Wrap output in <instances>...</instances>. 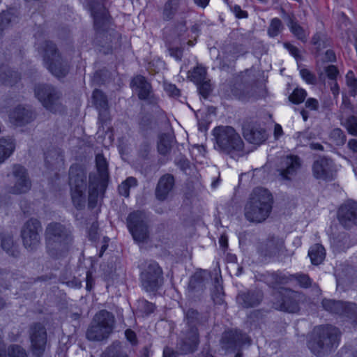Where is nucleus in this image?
Wrapping results in <instances>:
<instances>
[{"label":"nucleus","mask_w":357,"mask_h":357,"mask_svg":"<svg viewBox=\"0 0 357 357\" xmlns=\"http://www.w3.org/2000/svg\"><path fill=\"white\" fill-rule=\"evenodd\" d=\"M288 26L294 36L302 42H306L307 34L305 31L296 21H295L294 16L289 17Z\"/></svg>","instance_id":"ea45409f"},{"label":"nucleus","mask_w":357,"mask_h":357,"mask_svg":"<svg viewBox=\"0 0 357 357\" xmlns=\"http://www.w3.org/2000/svg\"><path fill=\"white\" fill-rule=\"evenodd\" d=\"M44 238L45 252L53 259L66 257L74 243L72 228L59 222H51L46 225Z\"/></svg>","instance_id":"f257e3e1"},{"label":"nucleus","mask_w":357,"mask_h":357,"mask_svg":"<svg viewBox=\"0 0 357 357\" xmlns=\"http://www.w3.org/2000/svg\"><path fill=\"white\" fill-rule=\"evenodd\" d=\"M341 124L347 130L348 132L354 136H357V117L355 116H349L344 121H342Z\"/></svg>","instance_id":"09e8293b"},{"label":"nucleus","mask_w":357,"mask_h":357,"mask_svg":"<svg viewBox=\"0 0 357 357\" xmlns=\"http://www.w3.org/2000/svg\"><path fill=\"white\" fill-rule=\"evenodd\" d=\"M295 138L301 145L305 146L310 139V133L307 131L298 132Z\"/></svg>","instance_id":"680f3d73"},{"label":"nucleus","mask_w":357,"mask_h":357,"mask_svg":"<svg viewBox=\"0 0 357 357\" xmlns=\"http://www.w3.org/2000/svg\"><path fill=\"white\" fill-rule=\"evenodd\" d=\"M8 355L9 357H28L26 351L17 344L10 345L8 348Z\"/></svg>","instance_id":"3c124183"},{"label":"nucleus","mask_w":357,"mask_h":357,"mask_svg":"<svg viewBox=\"0 0 357 357\" xmlns=\"http://www.w3.org/2000/svg\"><path fill=\"white\" fill-rule=\"evenodd\" d=\"M168 52L169 53V55L172 57H174L176 60H181L183 56V48L169 45L168 46Z\"/></svg>","instance_id":"13d9d810"},{"label":"nucleus","mask_w":357,"mask_h":357,"mask_svg":"<svg viewBox=\"0 0 357 357\" xmlns=\"http://www.w3.org/2000/svg\"><path fill=\"white\" fill-rule=\"evenodd\" d=\"M175 164L183 172H186L190 167V161L183 157L176 160Z\"/></svg>","instance_id":"0e129e2a"},{"label":"nucleus","mask_w":357,"mask_h":357,"mask_svg":"<svg viewBox=\"0 0 357 357\" xmlns=\"http://www.w3.org/2000/svg\"><path fill=\"white\" fill-rule=\"evenodd\" d=\"M165 90L169 96L176 98L180 96V90L172 84L165 83Z\"/></svg>","instance_id":"052dcab7"},{"label":"nucleus","mask_w":357,"mask_h":357,"mask_svg":"<svg viewBox=\"0 0 357 357\" xmlns=\"http://www.w3.org/2000/svg\"><path fill=\"white\" fill-rule=\"evenodd\" d=\"M325 72L327 77L332 80L335 81L339 71L335 66L330 65L325 68Z\"/></svg>","instance_id":"e2e57ef3"},{"label":"nucleus","mask_w":357,"mask_h":357,"mask_svg":"<svg viewBox=\"0 0 357 357\" xmlns=\"http://www.w3.org/2000/svg\"><path fill=\"white\" fill-rule=\"evenodd\" d=\"M30 340V351L33 357H43L47 347V332L45 326L40 322L31 324L28 329Z\"/></svg>","instance_id":"1a4fd4ad"},{"label":"nucleus","mask_w":357,"mask_h":357,"mask_svg":"<svg viewBox=\"0 0 357 357\" xmlns=\"http://www.w3.org/2000/svg\"><path fill=\"white\" fill-rule=\"evenodd\" d=\"M1 248L10 256L17 257L20 251L14 243L13 238L10 235H3L1 237Z\"/></svg>","instance_id":"4c0bfd02"},{"label":"nucleus","mask_w":357,"mask_h":357,"mask_svg":"<svg viewBox=\"0 0 357 357\" xmlns=\"http://www.w3.org/2000/svg\"><path fill=\"white\" fill-rule=\"evenodd\" d=\"M273 199L271 192L264 188L253 190L245 206V217L253 222H262L270 215Z\"/></svg>","instance_id":"20e7f679"},{"label":"nucleus","mask_w":357,"mask_h":357,"mask_svg":"<svg viewBox=\"0 0 357 357\" xmlns=\"http://www.w3.org/2000/svg\"><path fill=\"white\" fill-rule=\"evenodd\" d=\"M12 175L14 183L8 188V192L13 195H21L28 192L31 188V181L26 169L20 165H15Z\"/></svg>","instance_id":"4468645a"},{"label":"nucleus","mask_w":357,"mask_h":357,"mask_svg":"<svg viewBox=\"0 0 357 357\" xmlns=\"http://www.w3.org/2000/svg\"><path fill=\"white\" fill-rule=\"evenodd\" d=\"M137 185V179L134 177H128L119 186V192L121 195L126 197L129 196L130 188Z\"/></svg>","instance_id":"de8ad7c7"},{"label":"nucleus","mask_w":357,"mask_h":357,"mask_svg":"<svg viewBox=\"0 0 357 357\" xmlns=\"http://www.w3.org/2000/svg\"><path fill=\"white\" fill-rule=\"evenodd\" d=\"M96 166L98 171V175L96 174H91L96 175L98 179L102 189L107 188L109 175L108 171V163L106 158L102 154H97L96 156Z\"/></svg>","instance_id":"c85d7f7f"},{"label":"nucleus","mask_w":357,"mask_h":357,"mask_svg":"<svg viewBox=\"0 0 357 357\" xmlns=\"http://www.w3.org/2000/svg\"><path fill=\"white\" fill-rule=\"evenodd\" d=\"M130 85L137 92L140 100H146L149 104H157L158 99L153 93L151 84L145 77L142 75L135 76L132 78Z\"/></svg>","instance_id":"f3484780"},{"label":"nucleus","mask_w":357,"mask_h":357,"mask_svg":"<svg viewBox=\"0 0 357 357\" xmlns=\"http://www.w3.org/2000/svg\"><path fill=\"white\" fill-rule=\"evenodd\" d=\"M284 248V241L278 237H269L265 241L260 243L258 250L265 257L278 255Z\"/></svg>","instance_id":"b1692460"},{"label":"nucleus","mask_w":357,"mask_h":357,"mask_svg":"<svg viewBox=\"0 0 357 357\" xmlns=\"http://www.w3.org/2000/svg\"><path fill=\"white\" fill-rule=\"evenodd\" d=\"M329 139L337 146H343L347 140V136L340 128H334L329 133Z\"/></svg>","instance_id":"37998d69"},{"label":"nucleus","mask_w":357,"mask_h":357,"mask_svg":"<svg viewBox=\"0 0 357 357\" xmlns=\"http://www.w3.org/2000/svg\"><path fill=\"white\" fill-rule=\"evenodd\" d=\"M243 137L250 144L260 145L267 139L266 130L258 126L247 125L243 126Z\"/></svg>","instance_id":"a878e982"},{"label":"nucleus","mask_w":357,"mask_h":357,"mask_svg":"<svg viewBox=\"0 0 357 357\" xmlns=\"http://www.w3.org/2000/svg\"><path fill=\"white\" fill-rule=\"evenodd\" d=\"M205 289L204 278L202 272L195 273L191 278L188 284V291L192 296L196 292L202 294Z\"/></svg>","instance_id":"473e14b6"},{"label":"nucleus","mask_w":357,"mask_h":357,"mask_svg":"<svg viewBox=\"0 0 357 357\" xmlns=\"http://www.w3.org/2000/svg\"><path fill=\"white\" fill-rule=\"evenodd\" d=\"M151 151V146L150 144L145 142H143L139 147V154L142 158H147L149 153Z\"/></svg>","instance_id":"69168bd1"},{"label":"nucleus","mask_w":357,"mask_h":357,"mask_svg":"<svg viewBox=\"0 0 357 357\" xmlns=\"http://www.w3.org/2000/svg\"><path fill=\"white\" fill-rule=\"evenodd\" d=\"M264 281L271 287L275 288L280 284H285L288 282V278L281 273H268L263 275Z\"/></svg>","instance_id":"c9c22d12"},{"label":"nucleus","mask_w":357,"mask_h":357,"mask_svg":"<svg viewBox=\"0 0 357 357\" xmlns=\"http://www.w3.org/2000/svg\"><path fill=\"white\" fill-rule=\"evenodd\" d=\"M101 357H130L124 350L121 342L116 341L108 346L102 352Z\"/></svg>","instance_id":"f704fd0d"},{"label":"nucleus","mask_w":357,"mask_h":357,"mask_svg":"<svg viewBox=\"0 0 357 357\" xmlns=\"http://www.w3.org/2000/svg\"><path fill=\"white\" fill-rule=\"evenodd\" d=\"M199 342L198 328L186 329L181 332L178 349L183 354H192L197 350Z\"/></svg>","instance_id":"a211bd4d"},{"label":"nucleus","mask_w":357,"mask_h":357,"mask_svg":"<svg viewBox=\"0 0 357 357\" xmlns=\"http://www.w3.org/2000/svg\"><path fill=\"white\" fill-rule=\"evenodd\" d=\"M312 171L314 176L317 179L332 180L335 176L332 160L325 157L319 158L314 161Z\"/></svg>","instance_id":"412c9836"},{"label":"nucleus","mask_w":357,"mask_h":357,"mask_svg":"<svg viewBox=\"0 0 357 357\" xmlns=\"http://www.w3.org/2000/svg\"><path fill=\"white\" fill-rule=\"evenodd\" d=\"M301 165L302 161L297 155H290L281 158L277 168L280 179L286 183L291 182L296 176Z\"/></svg>","instance_id":"ddd939ff"},{"label":"nucleus","mask_w":357,"mask_h":357,"mask_svg":"<svg viewBox=\"0 0 357 357\" xmlns=\"http://www.w3.org/2000/svg\"><path fill=\"white\" fill-rule=\"evenodd\" d=\"M35 94L43 106L51 112L65 111L62 93L56 87L47 84H39L35 87Z\"/></svg>","instance_id":"6e6552de"},{"label":"nucleus","mask_w":357,"mask_h":357,"mask_svg":"<svg viewBox=\"0 0 357 357\" xmlns=\"http://www.w3.org/2000/svg\"><path fill=\"white\" fill-rule=\"evenodd\" d=\"M15 149V144L11 138H0V162L8 158Z\"/></svg>","instance_id":"e433bc0d"},{"label":"nucleus","mask_w":357,"mask_h":357,"mask_svg":"<svg viewBox=\"0 0 357 357\" xmlns=\"http://www.w3.org/2000/svg\"><path fill=\"white\" fill-rule=\"evenodd\" d=\"M89 236L91 241H96L98 237V224L97 222H93L89 230Z\"/></svg>","instance_id":"774afa93"},{"label":"nucleus","mask_w":357,"mask_h":357,"mask_svg":"<svg viewBox=\"0 0 357 357\" xmlns=\"http://www.w3.org/2000/svg\"><path fill=\"white\" fill-rule=\"evenodd\" d=\"M263 292L259 289L240 292L236 296L237 303L244 308L254 307L261 303Z\"/></svg>","instance_id":"5701e85b"},{"label":"nucleus","mask_w":357,"mask_h":357,"mask_svg":"<svg viewBox=\"0 0 357 357\" xmlns=\"http://www.w3.org/2000/svg\"><path fill=\"white\" fill-rule=\"evenodd\" d=\"M196 85L197 86L199 94L204 98H206L212 91L210 80L206 77L199 84Z\"/></svg>","instance_id":"864d4df0"},{"label":"nucleus","mask_w":357,"mask_h":357,"mask_svg":"<svg viewBox=\"0 0 357 357\" xmlns=\"http://www.w3.org/2000/svg\"><path fill=\"white\" fill-rule=\"evenodd\" d=\"M180 0H168L164 6L163 15L165 19L170 20L173 18L177 12Z\"/></svg>","instance_id":"c03bdc74"},{"label":"nucleus","mask_w":357,"mask_h":357,"mask_svg":"<svg viewBox=\"0 0 357 357\" xmlns=\"http://www.w3.org/2000/svg\"><path fill=\"white\" fill-rule=\"evenodd\" d=\"M34 119L35 114L31 109L21 106L15 107L10 114V121L19 126L26 125Z\"/></svg>","instance_id":"bb28decb"},{"label":"nucleus","mask_w":357,"mask_h":357,"mask_svg":"<svg viewBox=\"0 0 357 357\" xmlns=\"http://www.w3.org/2000/svg\"><path fill=\"white\" fill-rule=\"evenodd\" d=\"M300 74L303 79L308 84H314L317 82L316 77L309 70L303 68L300 70Z\"/></svg>","instance_id":"4d7b16f0"},{"label":"nucleus","mask_w":357,"mask_h":357,"mask_svg":"<svg viewBox=\"0 0 357 357\" xmlns=\"http://www.w3.org/2000/svg\"><path fill=\"white\" fill-rule=\"evenodd\" d=\"M184 312V321L187 329L197 328V326L203 324V317L195 309L189 308Z\"/></svg>","instance_id":"7c9ffc66"},{"label":"nucleus","mask_w":357,"mask_h":357,"mask_svg":"<svg viewBox=\"0 0 357 357\" xmlns=\"http://www.w3.org/2000/svg\"><path fill=\"white\" fill-rule=\"evenodd\" d=\"M206 70L202 66H197L192 70L188 71V77L195 84H199L206 77Z\"/></svg>","instance_id":"a19ab883"},{"label":"nucleus","mask_w":357,"mask_h":357,"mask_svg":"<svg viewBox=\"0 0 357 357\" xmlns=\"http://www.w3.org/2000/svg\"><path fill=\"white\" fill-rule=\"evenodd\" d=\"M69 184L71 190H78L79 192L86 190V173L78 165H73L69 170Z\"/></svg>","instance_id":"393cba45"},{"label":"nucleus","mask_w":357,"mask_h":357,"mask_svg":"<svg viewBox=\"0 0 357 357\" xmlns=\"http://www.w3.org/2000/svg\"><path fill=\"white\" fill-rule=\"evenodd\" d=\"M16 18L15 10L10 8L6 11H3L0 14V32L3 31L8 24Z\"/></svg>","instance_id":"a18cd8bd"},{"label":"nucleus","mask_w":357,"mask_h":357,"mask_svg":"<svg viewBox=\"0 0 357 357\" xmlns=\"http://www.w3.org/2000/svg\"><path fill=\"white\" fill-rule=\"evenodd\" d=\"M283 25L282 21L279 18H273L271 21L270 26L268 28V34L270 37H275L282 30Z\"/></svg>","instance_id":"8fccbe9b"},{"label":"nucleus","mask_w":357,"mask_h":357,"mask_svg":"<svg viewBox=\"0 0 357 357\" xmlns=\"http://www.w3.org/2000/svg\"><path fill=\"white\" fill-rule=\"evenodd\" d=\"M37 48L43 56L45 67L54 76L61 78L67 75L70 65L63 59L53 42L45 40Z\"/></svg>","instance_id":"423d86ee"},{"label":"nucleus","mask_w":357,"mask_h":357,"mask_svg":"<svg viewBox=\"0 0 357 357\" xmlns=\"http://www.w3.org/2000/svg\"><path fill=\"white\" fill-rule=\"evenodd\" d=\"M294 277L302 287L307 288L311 286L312 281L307 275L298 274Z\"/></svg>","instance_id":"bf43d9fd"},{"label":"nucleus","mask_w":357,"mask_h":357,"mask_svg":"<svg viewBox=\"0 0 357 357\" xmlns=\"http://www.w3.org/2000/svg\"><path fill=\"white\" fill-rule=\"evenodd\" d=\"M214 148L218 151L233 155H241L244 149V142L240 135L231 126H218L213 130ZM233 157V155H231Z\"/></svg>","instance_id":"39448f33"},{"label":"nucleus","mask_w":357,"mask_h":357,"mask_svg":"<svg viewBox=\"0 0 357 357\" xmlns=\"http://www.w3.org/2000/svg\"><path fill=\"white\" fill-rule=\"evenodd\" d=\"M341 332L335 326L332 325L316 326L307 341V347L314 355L323 357L337 348Z\"/></svg>","instance_id":"7ed1b4c3"},{"label":"nucleus","mask_w":357,"mask_h":357,"mask_svg":"<svg viewBox=\"0 0 357 357\" xmlns=\"http://www.w3.org/2000/svg\"><path fill=\"white\" fill-rule=\"evenodd\" d=\"M85 190L79 192L78 190H71V197L75 207L81 210L84 208L86 204Z\"/></svg>","instance_id":"49530a36"},{"label":"nucleus","mask_w":357,"mask_h":357,"mask_svg":"<svg viewBox=\"0 0 357 357\" xmlns=\"http://www.w3.org/2000/svg\"><path fill=\"white\" fill-rule=\"evenodd\" d=\"M337 218L340 224L346 228L357 225V202L349 200L344 203L338 210Z\"/></svg>","instance_id":"6ab92c4d"},{"label":"nucleus","mask_w":357,"mask_h":357,"mask_svg":"<svg viewBox=\"0 0 357 357\" xmlns=\"http://www.w3.org/2000/svg\"><path fill=\"white\" fill-rule=\"evenodd\" d=\"M162 268L155 261H149L141 273L142 284L146 291L158 290L162 284Z\"/></svg>","instance_id":"f8f14e48"},{"label":"nucleus","mask_w":357,"mask_h":357,"mask_svg":"<svg viewBox=\"0 0 357 357\" xmlns=\"http://www.w3.org/2000/svg\"><path fill=\"white\" fill-rule=\"evenodd\" d=\"M279 296L281 300L274 303L275 307L278 310L294 313L298 311L299 307L297 301L298 294L289 289H282Z\"/></svg>","instance_id":"aec40b11"},{"label":"nucleus","mask_w":357,"mask_h":357,"mask_svg":"<svg viewBox=\"0 0 357 357\" xmlns=\"http://www.w3.org/2000/svg\"><path fill=\"white\" fill-rule=\"evenodd\" d=\"M92 98L93 104L99 112V123L103 127L104 123L109 120L107 96L100 90L96 89L93 92Z\"/></svg>","instance_id":"4be33fe9"},{"label":"nucleus","mask_w":357,"mask_h":357,"mask_svg":"<svg viewBox=\"0 0 357 357\" xmlns=\"http://www.w3.org/2000/svg\"><path fill=\"white\" fill-rule=\"evenodd\" d=\"M45 162L47 168L56 169L63 164V155L57 149L50 150L45 153Z\"/></svg>","instance_id":"2f4dec72"},{"label":"nucleus","mask_w":357,"mask_h":357,"mask_svg":"<svg viewBox=\"0 0 357 357\" xmlns=\"http://www.w3.org/2000/svg\"><path fill=\"white\" fill-rule=\"evenodd\" d=\"M106 188L102 189L99 179L96 175H89V207L94 208L96 206L98 197L102 195Z\"/></svg>","instance_id":"c756f323"},{"label":"nucleus","mask_w":357,"mask_h":357,"mask_svg":"<svg viewBox=\"0 0 357 357\" xmlns=\"http://www.w3.org/2000/svg\"><path fill=\"white\" fill-rule=\"evenodd\" d=\"M251 340L245 334L238 330H229L222 336L221 345L225 350H236L248 344H250Z\"/></svg>","instance_id":"2eb2a0df"},{"label":"nucleus","mask_w":357,"mask_h":357,"mask_svg":"<svg viewBox=\"0 0 357 357\" xmlns=\"http://www.w3.org/2000/svg\"><path fill=\"white\" fill-rule=\"evenodd\" d=\"M173 139L167 134H162L160 136L159 142L158 143V151L160 154L166 155H167L172 147Z\"/></svg>","instance_id":"58836bf2"},{"label":"nucleus","mask_w":357,"mask_h":357,"mask_svg":"<svg viewBox=\"0 0 357 357\" xmlns=\"http://www.w3.org/2000/svg\"><path fill=\"white\" fill-rule=\"evenodd\" d=\"M174 185V178L172 174H167L160 177L155 188L156 198L164 201Z\"/></svg>","instance_id":"cd10ccee"},{"label":"nucleus","mask_w":357,"mask_h":357,"mask_svg":"<svg viewBox=\"0 0 357 357\" xmlns=\"http://www.w3.org/2000/svg\"><path fill=\"white\" fill-rule=\"evenodd\" d=\"M139 308L146 315H149L154 312L155 306V304L152 303H150L146 300H142L139 301Z\"/></svg>","instance_id":"6e6d98bb"},{"label":"nucleus","mask_w":357,"mask_h":357,"mask_svg":"<svg viewBox=\"0 0 357 357\" xmlns=\"http://www.w3.org/2000/svg\"><path fill=\"white\" fill-rule=\"evenodd\" d=\"M114 324L113 314L107 310L97 313L91 322L86 333L91 341H102L107 339L112 333Z\"/></svg>","instance_id":"0eeeda50"},{"label":"nucleus","mask_w":357,"mask_h":357,"mask_svg":"<svg viewBox=\"0 0 357 357\" xmlns=\"http://www.w3.org/2000/svg\"><path fill=\"white\" fill-rule=\"evenodd\" d=\"M42 225L39 220L31 218L22 226L20 236L23 246L29 252L38 249L41 243Z\"/></svg>","instance_id":"9d476101"},{"label":"nucleus","mask_w":357,"mask_h":357,"mask_svg":"<svg viewBox=\"0 0 357 357\" xmlns=\"http://www.w3.org/2000/svg\"><path fill=\"white\" fill-rule=\"evenodd\" d=\"M308 255L313 265H319L326 257V250L321 244L317 243L310 247Z\"/></svg>","instance_id":"72a5a7b5"},{"label":"nucleus","mask_w":357,"mask_h":357,"mask_svg":"<svg viewBox=\"0 0 357 357\" xmlns=\"http://www.w3.org/2000/svg\"><path fill=\"white\" fill-rule=\"evenodd\" d=\"M321 305L326 311L331 314L344 315L351 318L357 312V305L355 303H344L341 301L324 298L322 300Z\"/></svg>","instance_id":"dca6fc26"},{"label":"nucleus","mask_w":357,"mask_h":357,"mask_svg":"<svg viewBox=\"0 0 357 357\" xmlns=\"http://www.w3.org/2000/svg\"><path fill=\"white\" fill-rule=\"evenodd\" d=\"M347 85L351 89L349 93L355 96L357 93V79L352 71H349L346 75Z\"/></svg>","instance_id":"5fc2aeb1"},{"label":"nucleus","mask_w":357,"mask_h":357,"mask_svg":"<svg viewBox=\"0 0 357 357\" xmlns=\"http://www.w3.org/2000/svg\"><path fill=\"white\" fill-rule=\"evenodd\" d=\"M91 12L95 29L98 31L96 39L101 46L100 51L104 54H108L113 48L119 45L120 35L114 30L105 31L110 23L107 10V0H93L91 4Z\"/></svg>","instance_id":"f03ea898"},{"label":"nucleus","mask_w":357,"mask_h":357,"mask_svg":"<svg viewBox=\"0 0 357 357\" xmlns=\"http://www.w3.org/2000/svg\"><path fill=\"white\" fill-rule=\"evenodd\" d=\"M284 46L286 49L289 50L290 54L296 58V59H301V55L299 54L298 49L294 45H291L289 43H284Z\"/></svg>","instance_id":"338daca9"},{"label":"nucleus","mask_w":357,"mask_h":357,"mask_svg":"<svg viewBox=\"0 0 357 357\" xmlns=\"http://www.w3.org/2000/svg\"><path fill=\"white\" fill-rule=\"evenodd\" d=\"M146 213L142 211L130 213L127 218V225L134 240L137 243L147 242L149 229Z\"/></svg>","instance_id":"9b49d317"},{"label":"nucleus","mask_w":357,"mask_h":357,"mask_svg":"<svg viewBox=\"0 0 357 357\" xmlns=\"http://www.w3.org/2000/svg\"><path fill=\"white\" fill-rule=\"evenodd\" d=\"M307 96L306 91L303 89L296 88L289 96V99L294 104H300L305 100Z\"/></svg>","instance_id":"603ef678"},{"label":"nucleus","mask_w":357,"mask_h":357,"mask_svg":"<svg viewBox=\"0 0 357 357\" xmlns=\"http://www.w3.org/2000/svg\"><path fill=\"white\" fill-rule=\"evenodd\" d=\"M311 43L315 46L317 52L319 53L323 49L329 46L330 43L327 36L321 32L316 33L312 38Z\"/></svg>","instance_id":"79ce46f5"}]
</instances>
